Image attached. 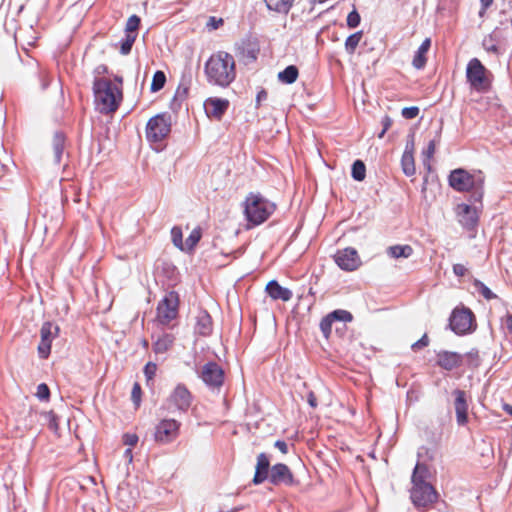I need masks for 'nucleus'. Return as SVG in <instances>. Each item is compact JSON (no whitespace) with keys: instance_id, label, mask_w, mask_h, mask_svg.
<instances>
[{"instance_id":"obj_20","label":"nucleus","mask_w":512,"mask_h":512,"mask_svg":"<svg viewBox=\"0 0 512 512\" xmlns=\"http://www.w3.org/2000/svg\"><path fill=\"white\" fill-rule=\"evenodd\" d=\"M269 297L273 300L288 302L292 299L293 293L290 289L282 287L276 280H271L265 288Z\"/></svg>"},{"instance_id":"obj_62","label":"nucleus","mask_w":512,"mask_h":512,"mask_svg":"<svg viewBox=\"0 0 512 512\" xmlns=\"http://www.w3.org/2000/svg\"><path fill=\"white\" fill-rule=\"evenodd\" d=\"M50 427L53 428V429L57 428V423H56V420L54 418L51 420Z\"/></svg>"},{"instance_id":"obj_28","label":"nucleus","mask_w":512,"mask_h":512,"mask_svg":"<svg viewBox=\"0 0 512 512\" xmlns=\"http://www.w3.org/2000/svg\"><path fill=\"white\" fill-rule=\"evenodd\" d=\"M268 9L279 13H288L294 0H264Z\"/></svg>"},{"instance_id":"obj_63","label":"nucleus","mask_w":512,"mask_h":512,"mask_svg":"<svg viewBox=\"0 0 512 512\" xmlns=\"http://www.w3.org/2000/svg\"><path fill=\"white\" fill-rule=\"evenodd\" d=\"M35 415H36V413H34V412H33V411H31V410L28 412V416H29L30 418L34 417Z\"/></svg>"},{"instance_id":"obj_31","label":"nucleus","mask_w":512,"mask_h":512,"mask_svg":"<svg viewBox=\"0 0 512 512\" xmlns=\"http://www.w3.org/2000/svg\"><path fill=\"white\" fill-rule=\"evenodd\" d=\"M166 82V76L163 71H156L152 78L151 91L157 92L161 90Z\"/></svg>"},{"instance_id":"obj_50","label":"nucleus","mask_w":512,"mask_h":512,"mask_svg":"<svg viewBox=\"0 0 512 512\" xmlns=\"http://www.w3.org/2000/svg\"><path fill=\"white\" fill-rule=\"evenodd\" d=\"M307 401H308V404L312 407V408H316L317 407V397L315 395L314 392L310 391L307 395Z\"/></svg>"},{"instance_id":"obj_9","label":"nucleus","mask_w":512,"mask_h":512,"mask_svg":"<svg viewBox=\"0 0 512 512\" xmlns=\"http://www.w3.org/2000/svg\"><path fill=\"white\" fill-rule=\"evenodd\" d=\"M352 321V314L343 309H337L327 314L320 322V329L325 336L328 338L331 334L332 327L338 332L343 328H346L347 323Z\"/></svg>"},{"instance_id":"obj_16","label":"nucleus","mask_w":512,"mask_h":512,"mask_svg":"<svg viewBox=\"0 0 512 512\" xmlns=\"http://www.w3.org/2000/svg\"><path fill=\"white\" fill-rule=\"evenodd\" d=\"M268 480L273 485L285 484L291 486L295 483L292 471L283 463H277L271 467Z\"/></svg>"},{"instance_id":"obj_1","label":"nucleus","mask_w":512,"mask_h":512,"mask_svg":"<svg viewBox=\"0 0 512 512\" xmlns=\"http://www.w3.org/2000/svg\"><path fill=\"white\" fill-rule=\"evenodd\" d=\"M204 72L209 84L226 88L236 78L235 59L228 52L217 51L206 61Z\"/></svg>"},{"instance_id":"obj_25","label":"nucleus","mask_w":512,"mask_h":512,"mask_svg":"<svg viewBox=\"0 0 512 512\" xmlns=\"http://www.w3.org/2000/svg\"><path fill=\"white\" fill-rule=\"evenodd\" d=\"M65 136L62 133H56L52 140V149L54 155V162L59 164L65 149Z\"/></svg>"},{"instance_id":"obj_58","label":"nucleus","mask_w":512,"mask_h":512,"mask_svg":"<svg viewBox=\"0 0 512 512\" xmlns=\"http://www.w3.org/2000/svg\"><path fill=\"white\" fill-rule=\"evenodd\" d=\"M493 0H481V4L483 6V9H487L491 4Z\"/></svg>"},{"instance_id":"obj_44","label":"nucleus","mask_w":512,"mask_h":512,"mask_svg":"<svg viewBox=\"0 0 512 512\" xmlns=\"http://www.w3.org/2000/svg\"><path fill=\"white\" fill-rule=\"evenodd\" d=\"M123 442L129 448H132L138 443V436L134 433H126L123 435Z\"/></svg>"},{"instance_id":"obj_61","label":"nucleus","mask_w":512,"mask_h":512,"mask_svg":"<svg viewBox=\"0 0 512 512\" xmlns=\"http://www.w3.org/2000/svg\"><path fill=\"white\" fill-rule=\"evenodd\" d=\"M504 410L508 413V414H511L512 415V406L509 405V404H505L504 405Z\"/></svg>"},{"instance_id":"obj_64","label":"nucleus","mask_w":512,"mask_h":512,"mask_svg":"<svg viewBox=\"0 0 512 512\" xmlns=\"http://www.w3.org/2000/svg\"><path fill=\"white\" fill-rule=\"evenodd\" d=\"M353 254H354V257H355V256H356V254H357L355 250L353 251ZM355 269H356V265L354 264V270H355Z\"/></svg>"},{"instance_id":"obj_37","label":"nucleus","mask_w":512,"mask_h":512,"mask_svg":"<svg viewBox=\"0 0 512 512\" xmlns=\"http://www.w3.org/2000/svg\"><path fill=\"white\" fill-rule=\"evenodd\" d=\"M171 237H172L173 244L176 247H178L179 249L184 250L183 241H182L183 235H182V230L180 227L175 226L171 229Z\"/></svg>"},{"instance_id":"obj_53","label":"nucleus","mask_w":512,"mask_h":512,"mask_svg":"<svg viewBox=\"0 0 512 512\" xmlns=\"http://www.w3.org/2000/svg\"><path fill=\"white\" fill-rule=\"evenodd\" d=\"M267 98V92L265 90H261L257 94V103L259 104L262 100H265Z\"/></svg>"},{"instance_id":"obj_17","label":"nucleus","mask_w":512,"mask_h":512,"mask_svg":"<svg viewBox=\"0 0 512 512\" xmlns=\"http://www.w3.org/2000/svg\"><path fill=\"white\" fill-rule=\"evenodd\" d=\"M459 222L465 228H473L478 222V211L476 207L468 204H459L456 208Z\"/></svg>"},{"instance_id":"obj_27","label":"nucleus","mask_w":512,"mask_h":512,"mask_svg":"<svg viewBox=\"0 0 512 512\" xmlns=\"http://www.w3.org/2000/svg\"><path fill=\"white\" fill-rule=\"evenodd\" d=\"M299 76L298 68L295 65L287 66L283 71L278 73V79L284 84L294 83Z\"/></svg>"},{"instance_id":"obj_39","label":"nucleus","mask_w":512,"mask_h":512,"mask_svg":"<svg viewBox=\"0 0 512 512\" xmlns=\"http://www.w3.org/2000/svg\"><path fill=\"white\" fill-rule=\"evenodd\" d=\"M141 397H142V389L138 382H135L132 391H131V399L136 407L140 406L141 403Z\"/></svg>"},{"instance_id":"obj_47","label":"nucleus","mask_w":512,"mask_h":512,"mask_svg":"<svg viewBox=\"0 0 512 512\" xmlns=\"http://www.w3.org/2000/svg\"><path fill=\"white\" fill-rule=\"evenodd\" d=\"M382 125H383V129L382 131L378 134V137L379 138H383L386 131L391 127L392 125V119L389 117V116H385L383 119H382Z\"/></svg>"},{"instance_id":"obj_57","label":"nucleus","mask_w":512,"mask_h":512,"mask_svg":"<svg viewBox=\"0 0 512 512\" xmlns=\"http://www.w3.org/2000/svg\"><path fill=\"white\" fill-rule=\"evenodd\" d=\"M360 23V15L357 13V11L354 9V28L358 26Z\"/></svg>"},{"instance_id":"obj_4","label":"nucleus","mask_w":512,"mask_h":512,"mask_svg":"<svg viewBox=\"0 0 512 512\" xmlns=\"http://www.w3.org/2000/svg\"><path fill=\"white\" fill-rule=\"evenodd\" d=\"M429 470L425 464L417 463L411 477V500L416 507L427 508L436 502L438 494L427 481Z\"/></svg>"},{"instance_id":"obj_41","label":"nucleus","mask_w":512,"mask_h":512,"mask_svg":"<svg viewBox=\"0 0 512 512\" xmlns=\"http://www.w3.org/2000/svg\"><path fill=\"white\" fill-rule=\"evenodd\" d=\"M223 24H224V20L222 18H217L215 16H211V17H209V19L206 23V27L209 30H216V29L220 28Z\"/></svg>"},{"instance_id":"obj_34","label":"nucleus","mask_w":512,"mask_h":512,"mask_svg":"<svg viewBox=\"0 0 512 512\" xmlns=\"http://www.w3.org/2000/svg\"><path fill=\"white\" fill-rule=\"evenodd\" d=\"M202 236L201 229L195 228L192 230L188 238L186 239V247L188 250H193L194 247L198 244Z\"/></svg>"},{"instance_id":"obj_19","label":"nucleus","mask_w":512,"mask_h":512,"mask_svg":"<svg viewBox=\"0 0 512 512\" xmlns=\"http://www.w3.org/2000/svg\"><path fill=\"white\" fill-rule=\"evenodd\" d=\"M270 477V460L267 454L260 453L257 456L253 484L259 485Z\"/></svg>"},{"instance_id":"obj_24","label":"nucleus","mask_w":512,"mask_h":512,"mask_svg":"<svg viewBox=\"0 0 512 512\" xmlns=\"http://www.w3.org/2000/svg\"><path fill=\"white\" fill-rule=\"evenodd\" d=\"M336 264L343 270L352 271V249L345 248L334 255Z\"/></svg>"},{"instance_id":"obj_51","label":"nucleus","mask_w":512,"mask_h":512,"mask_svg":"<svg viewBox=\"0 0 512 512\" xmlns=\"http://www.w3.org/2000/svg\"><path fill=\"white\" fill-rule=\"evenodd\" d=\"M413 151H414V141H413V139H411L410 141H407L404 153L409 152V154L413 155Z\"/></svg>"},{"instance_id":"obj_55","label":"nucleus","mask_w":512,"mask_h":512,"mask_svg":"<svg viewBox=\"0 0 512 512\" xmlns=\"http://www.w3.org/2000/svg\"><path fill=\"white\" fill-rule=\"evenodd\" d=\"M506 326L508 331L512 334V315H509L506 320Z\"/></svg>"},{"instance_id":"obj_43","label":"nucleus","mask_w":512,"mask_h":512,"mask_svg":"<svg viewBox=\"0 0 512 512\" xmlns=\"http://www.w3.org/2000/svg\"><path fill=\"white\" fill-rule=\"evenodd\" d=\"M418 114H419V108L416 106L405 107L402 110V116L406 119H414L418 116Z\"/></svg>"},{"instance_id":"obj_38","label":"nucleus","mask_w":512,"mask_h":512,"mask_svg":"<svg viewBox=\"0 0 512 512\" xmlns=\"http://www.w3.org/2000/svg\"><path fill=\"white\" fill-rule=\"evenodd\" d=\"M36 397L41 401H49L50 389L45 383H41L37 386Z\"/></svg>"},{"instance_id":"obj_52","label":"nucleus","mask_w":512,"mask_h":512,"mask_svg":"<svg viewBox=\"0 0 512 512\" xmlns=\"http://www.w3.org/2000/svg\"><path fill=\"white\" fill-rule=\"evenodd\" d=\"M107 71H108V68L105 65H99L95 69V73L98 75L105 74V73H107Z\"/></svg>"},{"instance_id":"obj_2","label":"nucleus","mask_w":512,"mask_h":512,"mask_svg":"<svg viewBox=\"0 0 512 512\" xmlns=\"http://www.w3.org/2000/svg\"><path fill=\"white\" fill-rule=\"evenodd\" d=\"M117 83L108 78H96L93 82L95 102L101 113L115 112L123 98L122 78L116 77Z\"/></svg>"},{"instance_id":"obj_60","label":"nucleus","mask_w":512,"mask_h":512,"mask_svg":"<svg viewBox=\"0 0 512 512\" xmlns=\"http://www.w3.org/2000/svg\"><path fill=\"white\" fill-rule=\"evenodd\" d=\"M346 21H347V25L349 27H352V12L348 13Z\"/></svg>"},{"instance_id":"obj_5","label":"nucleus","mask_w":512,"mask_h":512,"mask_svg":"<svg viewBox=\"0 0 512 512\" xmlns=\"http://www.w3.org/2000/svg\"><path fill=\"white\" fill-rule=\"evenodd\" d=\"M485 176L481 171L469 173L464 169H455L449 175V185L459 192H471L473 202H481L484 195Z\"/></svg>"},{"instance_id":"obj_12","label":"nucleus","mask_w":512,"mask_h":512,"mask_svg":"<svg viewBox=\"0 0 512 512\" xmlns=\"http://www.w3.org/2000/svg\"><path fill=\"white\" fill-rule=\"evenodd\" d=\"M474 315L467 308L455 309L450 316V327L457 334H465L472 328Z\"/></svg>"},{"instance_id":"obj_30","label":"nucleus","mask_w":512,"mask_h":512,"mask_svg":"<svg viewBox=\"0 0 512 512\" xmlns=\"http://www.w3.org/2000/svg\"><path fill=\"white\" fill-rule=\"evenodd\" d=\"M140 22L141 20L137 15L130 16L126 22L125 33L135 35V37H137Z\"/></svg>"},{"instance_id":"obj_29","label":"nucleus","mask_w":512,"mask_h":512,"mask_svg":"<svg viewBox=\"0 0 512 512\" xmlns=\"http://www.w3.org/2000/svg\"><path fill=\"white\" fill-rule=\"evenodd\" d=\"M401 167L403 170V173L406 176H413L415 174V163H414V156L412 154L403 153L401 158Z\"/></svg>"},{"instance_id":"obj_56","label":"nucleus","mask_w":512,"mask_h":512,"mask_svg":"<svg viewBox=\"0 0 512 512\" xmlns=\"http://www.w3.org/2000/svg\"><path fill=\"white\" fill-rule=\"evenodd\" d=\"M345 47L347 50L352 49V35H350L346 38Z\"/></svg>"},{"instance_id":"obj_36","label":"nucleus","mask_w":512,"mask_h":512,"mask_svg":"<svg viewBox=\"0 0 512 512\" xmlns=\"http://www.w3.org/2000/svg\"><path fill=\"white\" fill-rule=\"evenodd\" d=\"M474 286L477 292L487 300L495 299L497 297L487 286L478 280L475 281Z\"/></svg>"},{"instance_id":"obj_33","label":"nucleus","mask_w":512,"mask_h":512,"mask_svg":"<svg viewBox=\"0 0 512 512\" xmlns=\"http://www.w3.org/2000/svg\"><path fill=\"white\" fill-rule=\"evenodd\" d=\"M135 40H136L135 35L125 34V38L122 39L121 43H120V53L123 55L129 54Z\"/></svg>"},{"instance_id":"obj_59","label":"nucleus","mask_w":512,"mask_h":512,"mask_svg":"<svg viewBox=\"0 0 512 512\" xmlns=\"http://www.w3.org/2000/svg\"><path fill=\"white\" fill-rule=\"evenodd\" d=\"M125 456L129 459V461H132L133 455H132V449L131 448L126 449Z\"/></svg>"},{"instance_id":"obj_14","label":"nucleus","mask_w":512,"mask_h":512,"mask_svg":"<svg viewBox=\"0 0 512 512\" xmlns=\"http://www.w3.org/2000/svg\"><path fill=\"white\" fill-rule=\"evenodd\" d=\"M229 107V101L218 97H209L204 101V109L208 118L220 121Z\"/></svg>"},{"instance_id":"obj_48","label":"nucleus","mask_w":512,"mask_h":512,"mask_svg":"<svg viewBox=\"0 0 512 512\" xmlns=\"http://www.w3.org/2000/svg\"><path fill=\"white\" fill-rule=\"evenodd\" d=\"M453 272L455 273V275H457L459 277H462V276H464L466 274L467 269L462 264H454Z\"/></svg>"},{"instance_id":"obj_21","label":"nucleus","mask_w":512,"mask_h":512,"mask_svg":"<svg viewBox=\"0 0 512 512\" xmlns=\"http://www.w3.org/2000/svg\"><path fill=\"white\" fill-rule=\"evenodd\" d=\"M437 364L445 370H453L462 364V355L455 352L441 351L437 354Z\"/></svg>"},{"instance_id":"obj_11","label":"nucleus","mask_w":512,"mask_h":512,"mask_svg":"<svg viewBox=\"0 0 512 512\" xmlns=\"http://www.w3.org/2000/svg\"><path fill=\"white\" fill-rule=\"evenodd\" d=\"M60 327L50 321L44 322L40 329V343L38 345V354L40 358L47 359L51 353L52 341L59 336Z\"/></svg>"},{"instance_id":"obj_15","label":"nucleus","mask_w":512,"mask_h":512,"mask_svg":"<svg viewBox=\"0 0 512 512\" xmlns=\"http://www.w3.org/2000/svg\"><path fill=\"white\" fill-rule=\"evenodd\" d=\"M171 405L180 411H187L192 403V394L184 384H178L168 398Z\"/></svg>"},{"instance_id":"obj_6","label":"nucleus","mask_w":512,"mask_h":512,"mask_svg":"<svg viewBox=\"0 0 512 512\" xmlns=\"http://www.w3.org/2000/svg\"><path fill=\"white\" fill-rule=\"evenodd\" d=\"M466 77L470 85L477 91H487L490 87L489 72L477 58L469 61Z\"/></svg>"},{"instance_id":"obj_13","label":"nucleus","mask_w":512,"mask_h":512,"mask_svg":"<svg viewBox=\"0 0 512 512\" xmlns=\"http://www.w3.org/2000/svg\"><path fill=\"white\" fill-rule=\"evenodd\" d=\"M201 378L208 386L218 388L224 382V371L217 363L208 362L202 368Z\"/></svg>"},{"instance_id":"obj_40","label":"nucleus","mask_w":512,"mask_h":512,"mask_svg":"<svg viewBox=\"0 0 512 512\" xmlns=\"http://www.w3.org/2000/svg\"><path fill=\"white\" fill-rule=\"evenodd\" d=\"M172 341L166 336L161 339H158L155 343V352H164L171 345Z\"/></svg>"},{"instance_id":"obj_45","label":"nucleus","mask_w":512,"mask_h":512,"mask_svg":"<svg viewBox=\"0 0 512 512\" xmlns=\"http://www.w3.org/2000/svg\"><path fill=\"white\" fill-rule=\"evenodd\" d=\"M439 137L440 136L438 135V139L431 140L428 143L427 149L423 152V154L426 156L427 159H430L431 157H433L435 150H436V145L439 142Z\"/></svg>"},{"instance_id":"obj_35","label":"nucleus","mask_w":512,"mask_h":512,"mask_svg":"<svg viewBox=\"0 0 512 512\" xmlns=\"http://www.w3.org/2000/svg\"><path fill=\"white\" fill-rule=\"evenodd\" d=\"M366 167L363 161H354V180L362 181L365 179Z\"/></svg>"},{"instance_id":"obj_42","label":"nucleus","mask_w":512,"mask_h":512,"mask_svg":"<svg viewBox=\"0 0 512 512\" xmlns=\"http://www.w3.org/2000/svg\"><path fill=\"white\" fill-rule=\"evenodd\" d=\"M157 371V365L153 362H148L144 367V374L147 380H152Z\"/></svg>"},{"instance_id":"obj_23","label":"nucleus","mask_w":512,"mask_h":512,"mask_svg":"<svg viewBox=\"0 0 512 512\" xmlns=\"http://www.w3.org/2000/svg\"><path fill=\"white\" fill-rule=\"evenodd\" d=\"M430 46H431V39L430 38H426L422 44L420 45V47L418 48L416 54L414 55V58H413V61H412V65L416 68V69H422L424 68L425 64H426V53L428 52V50L430 49Z\"/></svg>"},{"instance_id":"obj_3","label":"nucleus","mask_w":512,"mask_h":512,"mask_svg":"<svg viewBox=\"0 0 512 512\" xmlns=\"http://www.w3.org/2000/svg\"><path fill=\"white\" fill-rule=\"evenodd\" d=\"M242 207L247 228H252L266 222L276 211L277 205L259 192H250L245 197Z\"/></svg>"},{"instance_id":"obj_7","label":"nucleus","mask_w":512,"mask_h":512,"mask_svg":"<svg viewBox=\"0 0 512 512\" xmlns=\"http://www.w3.org/2000/svg\"><path fill=\"white\" fill-rule=\"evenodd\" d=\"M180 298L175 291L168 292L157 305V320L162 325H168L176 319L179 312Z\"/></svg>"},{"instance_id":"obj_32","label":"nucleus","mask_w":512,"mask_h":512,"mask_svg":"<svg viewBox=\"0 0 512 512\" xmlns=\"http://www.w3.org/2000/svg\"><path fill=\"white\" fill-rule=\"evenodd\" d=\"M259 53V48L256 43H247L246 46L242 47V55L243 57L255 61L257 59V55Z\"/></svg>"},{"instance_id":"obj_46","label":"nucleus","mask_w":512,"mask_h":512,"mask_svg":"<svg viewBox=\"0 0 512 512\" xmlns=\"http://www.w3.org/2000/svg\"><path fill=\"white\" fill-rule=\"evenodd\" d=\"M428 343H429V339H428L427 335L424 334L420 340H418L417 342L412 344V349L414 351L420 350V349L426 347L428 345Z\"/></svg>"},{"instance_id":"obj_54","label":"nucleus","mask_w":512,"mask_h":512,"mask_svg":"<svg viewBox=\"0 0 512 512\" xmlns=\"http://www.w3.org/2000/svg\"><path fill=\"white\" fill-rule=\"evenodd\" d=\"M361 37H362V32L354 33V35H353V38H354V49L356 48V46H357L358 42L360 41Z\"/></svg>"},{"instance_id":"obj_10","label":"nucleus","mask_w":512,"mask_h":512,"mask_svg":"<svg viewBox=\"0 0 512 512\" xmlns=\"http://www.w3.org/2000/svg\"><path fill=\"white\" fill-rule=\"evenodd\" d=\"M181 423L175 419H162L154 429V440L159 444L173 442L179 435Z\"/></svg>"},{"instance_id":"obj_8","label":"nucleus","mask_w":512,"mask_h":512,"mask_svg":"<svg viewBox=\"0 0 512 512\" xmlns=\"http://www.w3.org/2000/svg\"><path fill=\"white\" fill-rule=\"evenodd\" d=\"M171 131L170 116L163 113L150 118L146 125V138L149 142L164 140Z\"/></svg>"},{"instance_id":"obj_26","label":"nucleus","mask_w":512,"mask_h":512,"mask_svg":"<svg viewBox=\"0 0 512 512\" xmlns=\"http://www.w3.org/2000/svg\"><path fill=\"white\" fill-rule=\"evenodd\" d=\"M387 254L394 259L408 258L413 253V248L410 245H393L387 248Z\"/></svg>"},{"instance_id":"obj_18","label":"nucleus","mask_w":512,"mask_h":512,"mask_svg":"<svg viewBox=\"0 0 512 512\" xmlns=\"http://www.w3.org/2000/svg\"><path fill=\"white\" fill-rule=\"evenodd\" d=\"M455 396L454 408L456 412L457 423L464 425L468 420V403L466 393L463 390L456 389L453 391Z\"/></svg>"},{"instance_id":"obj_49","label":"nucleus","mask_w":512,"mask_h":512,"mask_svg":"<svg viewBox=\"0 0 512 512\" xmlns=\"http://www.w3.org/2000/svg\"><path fill=\"white\" fill-rule=\"evenodd\" d=\"M274 446L279 449V451L283 454H287L288 453V445L285 441L283 440H277L274 444Z\"/></svg>"},{"instance_id":"obj_22","label":"nucleus","mask_w":512,"mask_h":512,"mask_svg":"<svg viewBox=\"0 0 512 512\" xmlns=\"http://www.w3.org/2000/svg\"><path fill=\"white\" fill-rule=\"evenodd\" d=\"M195 332L201 336H209L213 330V322L209 313L200 310L196 316Z\"/></svg>"}]
</instances>
